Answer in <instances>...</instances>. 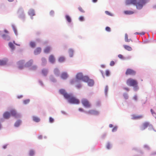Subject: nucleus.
I'll list each match as a JSON object with an SVG mask.
<instances>
[{
  "label": "nucleus",
  "instance_id": "34",
  "mask_svg": "<svg viewBox=\"0 0 156 156\" xmlns=\"http://www.w3.org/2000/svg\"><path fill=\"white\" fill-rule=\"evenodd\" d=\"M108 91V85H106L105 87V96L106 97L107 96V93Z\"/></svg>",
  "mask_w": 156,
  "mask_h": 156
},
{
  "label": "nucleus",
  "instance_id": "2",
  "mask_svg": "<svg viewBox=\"0 0 156 156\" xmlns=\"http://www.w3.org/2000/svg\"><path fill=\"white\" fill-rule=\"evenodd\" d=\"M150 1V0H126L125 4L126 5H133L136 6L137 9L141 10Z\"/></svg>",
  "mask_w": 156,
  "mask_h": 156
},
{
  "label": "nucleus",
  "instance_id": "43",
  "mask_svg": "<svg viewBox=\"0 0 156 156\" xmlns=\"http://www.w3.org/2000/svg\"><path fill=\"white\" fill-rule=\"evenodd\" d=\"M79 20L80 21L83 22L84 20V18L83 16H81L79 17Z\"/></svg>",
  "mask_w": 156,
  "mask_h": 156
},
{
  "label": "nucleus",
  "instance_id": "27",
  "mask_svg": "<svg viewBox=\"0 0 156 156\" xmlns=\"http://www.w3.org/2000/svg\"><path fill=\"white\" fill-rule=\"evenodd\" d=\"M125 42H129L130 41H132L131 39H128V35L126 33L125 34Z\"/></svg>",
  "mask_w": 156,
  "mask_h": 156
},
{
  "label": "nucleus",
  "instance_id": "12",
  "mask_svg": "<svg viewBox=\"0 0 156 156\" xmlns=\"http://www.w3.org/2000/svg\"><path fill=\"white\" fill-rule=\"evenodd\" d=\"M24 61L23 60H21L18 62V64L19 66V68L20 69H23V64L24 63Z\"/></svg>",
  "mask_w": 156,
  "mask_h": 156
},
{
  "label": "nucleus",
  "instance_id": "7",
  "mask_svg": "<svg viewBox=\"0 0 156 156\" xmlns=\"http://www.w3.org/2000/svg\"><path fill=\"white\" fill-rule=\"evenodd\" d=\"M85 112L86 114L94 115H98L99 114L98 111L94 110H90L88 112Z\"/></svg>",
  "mask_w": 156,
  "mask_h": 156
},
{
  "label": "nucleus",
  "instance_id": "16",
  "mask_svg": "<svg viewBox=\"0 0 156 156\" xmlns=\"http://www.w3.org/2000/svg\"><path fill=\"white\" fill-rule=\"evenodd\" d=\"M10 116V113L8 112H5L3 115V117L5 119H8Z\"/></svg>",
  "mask_w": 156,
  "mask_h": 156
},
{
  "label": "nucleus",
  "instance_id": "48",
  "mask_svg": "<svg viewBox=\"0 0 156 156\" xmlns=\"http://www.w3.org/2000/svg\"><path fill=\"white\" fill-rule=\"evenodd\" d=\"M105 13L107 15H108L110 16H113V14L111 13L110 12L108 11H106L105 12Z\"/></svg>",
  "mask_w": 156,
  "mask_h": 156
},
{
  "label": "nucleus",
  "instance_id": "17",
  "mask_svg": "<svg viewBox=\"0 0 156 156\" xmlns=\"http://www.w3.org/2000/svg\"><path fill=\"white\" fill-rule=\"evenodd\" d=\"M74 51L72 48H70L68 50V53L70 58L73 57V55Z\"/></svg>",
  "mask_w": 156,
  "mask_h": 156
},
{
  "label": "nucleus",
  "instance_id": "35",
  "mask_svg": "<svg viewBox=\"0 0 156 156\" xmlns=\"http://www.w3.org/2000/svg\"><path fill=\"white\" fill-rule=\"evenodd\" d=\"M123 96L125 99L127 100L128 99L129 96L128 94L126 93H124L123 94Z\"/></svg>",
  "mask_w": 156,
  "mask_h": 156
},
{
  "label": "nucleus",
  "instance_id": "41",
  "mask_svg": "<svg viewBox=\"0 0 156 156\" xmlns=\"http://www.w3.org/2000/svg\"><path fill=\"white\" fill-rule=\"evenodd\" d=\"M118 129V126H115L112 129V132H116Z\"/></svg>",
  "mask_w": 156,
  "mask_h": 156
},
{
  "label": "nucleus",
  "instance_id": "3",
  "mask_svg": "<svg viewBox=\"0 0 156 156\" xmlns=\"http://www.w3.org/2000/svg\"><path fill=\"white\" fill-rule=\"evenodd\" d=\"M81 102L83 106L86 108H89L91 106L90 104L87 99L82 98L81 100Z\"/></svg>",
  "mask_w": 156,
  "mask_h": 156
},
{
  "label": "nucleus",
  "instance_id": "51",
  "mask_svg": "<svg viewBox=\"0 0 156 156\" xmlns=\"http://www.w3.org/2000/svg\"><path fill=\"white\" fill-rule=\"evenodd\" d=\"M144 147L145 148L147 149L148 150H149L150 149L149 147L147 144L144 145Z\"/></svg>",
  "mask_w": 156,
  "mask_h": 156
},
{
  "label": "nucleus",
  "instance_id": "38",
  "mask_svg": "<svg viewBox=\"0 0 156 156\" xmlns=\"http://www.w3.org/2000/svg\"><path fill=\"white\" fill-rule=\"evenodd\" d=\"M49 15L51 16V17H54L55 15V12L53 10H51L50 12H49Z\"/></svg>",
  "mask_w": 156,
  "mask_h": 156
},
{
  "label": "nucleus",
  "instance_id": "11",
  "mask_svg": "<svg viewBox=\"0 0 156 156\" xmlns=\"http://www.w3.org/2000/svg\"><path fill=\"white\" fill-rule=\"evenodd\" d=\"M68 77V73L66 72H64L62 73L61 77L63 80L66 79Z\"/></svg>",
  "mask_w": 156,
  "mask_h": 156
},
{
  "label": "nucleus",
  "instance_id": "23",
  "mask_svg": "<svg viewBox=\"0 0 156 156\" xmlns=\"http://www.w3.org/2000/svg\"><path fill=\"white\" fill-rule=\"evenodd\" d=\"M12 115L14 117H17V114L15 110H12L10 112Z\"/></svg>",
  "mask_w": 156,
  "mask_h": 156
},
{
  "label": "nucleus",
  "instance_id": "42",
  "mask_svg": "<svg viewBox=\"0 0 156 156\" xmlns=\"http://www.w3.org/2000/svg\"><path fill=\"white\" fill-rule=\"evenodd\" d=\"M118 57L120 59L124 60L125 57H124L121 54H119L118 55Z\"/></svg>",
  "mask_w": 156,
  "mask_h": 156
},
{
  "label": "nucleus",
  "instance_id": "13",
  "mask_svg": "<svg viewBox=\"0 0 156 156\" xmlns=\"http://www.w3.org/2000/svg\"><path fill=\"white\" fill-rule=\"evenodd\" d=\"M149 123L148 122H145L143 124L142 126L140 127L141 129L142 130H144L146 128L149 126Z\"/></svg>",
  "mask_w": 156,
  "mask_h": 156
},
{
  "label": "nucleus",
  "instance_id": "44",
  "mask_svg": "<svg viewBox=\"0 0 156 156\" xmlns=\"http://www.w3.org/2000/svg\"><path fill=\"white\" fill-rule=\"evenodd\" d=\"M132 58V56L128 55V56L125 57L124 60H128L131 59Z\"/></svg>",
  "mask_w": 156,
  "mask_h": 156
},
{
  "label": "nucleus",
  "instance_id": "52",
  "mask_svg": "<svg viewBox=\"0 0 156 156\" xmlns=\"http://www.w3.org/2000/svg\"><path fill=\"white\" fill-rule=\"evenodd\" d=\"M149 42V41L147 39H146L144 41H143L142 42L144 44H146L148 43Z\"/></svg>",
  "mask_w": 156,
  "mask_h": 156
},
{
  "label": "nucleus",
  "instance_id": "47",
  "mask_svg": "<svg viewBox=\"0 0 156 156\" xmlns=\"http://www.w3.org/2000/svg\"><path fill=\"white\" fill-rule=\"evenodd\" d=\"M105 30L107 32H110L111 31V28L109 27H106L105 28Z\"/></svg>",
  "mask_w": 156,
  "mask_h": 156
},
{
  "label": "nucleus",
  "instance_id": "49",
  "mask_svg": "<svg viewBox=\"0 0 156 156\" xmlns=\"http://www.w3.org/2000/svg\"><path fill=\"white\" fill-rule=\"evenodd\" d=\"M78 110L80 112H83L85 113V112H87L86 111H84V110L82 108H79L78 109Z\"/></svg>",
  "mask_w": 156,
  "mask_h": 156
},
{
  "label": "nucleus",
  "instance_id": "54",
  "mask_svg": "<svg viewBox=\"0 0 156 156\" xmlns=\"http://www.w3.org/2000/svg\"><path fill=\"white\" fill-rule=\"evenodd\" d=\"M30 102V100L29 99H27L23 101V103L25 104H28Z\"/></svg>",
  "mask_w": 156,
  "mask_h": 156
},
{
  "label": "nucleus",
  "instance_id": "6",
  "mask_svg": "<svg viewBox=\"0 0 156 156\" xmlns=\"http://www.w3.org/2000/svg\"><path fill=\"white\" fill-rule=\"evenodd\" d=\"M65 19L66 21L69 23V26L72 27L73 26V23H71L72 20L71 17L68 15H65Z\"/></svg>",
  "mask_w": 156,
  "mask_h": 156
},
{
  "label": "nucleus",
  "instance_id": "26",
  "mask_svg": "<svg viewBox=\"0 0 156 156\" xmlns=\"http://www.w3.org/2000/svg\"><path fill=\"white\" fill-rule=\"evenodd\" d=\"M106 147L107 149L110 150L112 146L109 141H108L107 142Z\"/></svg>",
  "mask_w": 156,
  "mask_h": 156
},
{
  "label": "nucleus",
  "instance_id": "40",
  "mask_svg": "<svg viewBox=\"0 0 156 156\" xmlns=\"http://www.w3.org/2000/svg\"><path fill=\"white\" fill-rule=\"evenodd\" d=\"M110 74V72L108 69H107L105 71V75L106 76H108Z\"/></svg>",
  "mask_w": 156,
  "mask_h": 156
},
{
  "label": "nucleus",
  "instance_id": "56",
  "mask_svg": "<svg viewBox=\"0 0 156 156\" xmlns=\"http://www.w3.org/2000/svg\"><path fill=\"white\" fill-rule=\"evenodd\" d=\"M115 64V62L114 61H112L110 62V65L111 66H113Z\"/></svg>",
  "mask_w": 156,
  "mask_h": 156
},
{
  "label": "nucleus",
  "instance_id": "22",
  "mask_svg": "<svg viewBox=\"0 0 156 156\" xmlns=\"http://www.w3.org/2000/svg\"><path fill=\"white\" fill-rule=\"evenodd\" d=\"M123 47L125 49L128 51H131L132 50V48L129 45H124Z\"/></svg>",
  "mask_w": 156,
  "mask_h": 156
},
{
  "label": "nucleus",
  "instance_id": "20",
  "mask_svg": "<svg viewBox=\"0 0 156 156\" xmlns=\"http://www.w3.org/2000/svg\"><path fill=\"white\" fill-rule=\"evenodd\" d=\"M41 51V49L40 48H37L34 51V54L35 55L40 54Z\"/></svg>",
  "mask_w": 156,
  "mask_h": 156
},
{
  "label": "nucleus",
  "instance_id": "28",
  "mask_svg": "<svg viewBox=\"0 0 156 156\" xmlns=\"http://www.w3.org/2000/svg\"><path fill=\"white\" fill-rule=\"evenodd\" d=\"M33 63L32 60H30L25 65L26 67H29L31 66Z\"/></svg>",
  "mask_w": 156,
  "mask_h": 156
},
{
  "label": "nucleus",
  "instance_id": "29",
  "mask_svg": "<svg viewBox=\"0 0 156 156\" xmlns=\"http://www.w3.org/2000/svg\"><path fill=\"white\" fill-rule=\"evenodd\" d=\"M33 120L36 122H38L40 121V119L36 116H33Z\"/></svg>",
  "mask_w": 156,
  "mask_h": 156
},
{
  "label": "nucleus",
  "instance_id": "31",
  "mask_svg": "<svg viewBox=\"0 0 156 156\" xmlns=\"http://www.w3.org/2000/svg\"><path fill=\"white\" fill-rule=\"evenodd\" d=\"M133 87V90L135 91H136L139 89V87L138 86V83Z\"/></svg>",
  "mask_w": 156,
  "mask_h": 156
},
{
  "label": "nucleus",
  "instance_id": "25",
  "mask_svg": "<svg viewBox=\"0 0 156 156\" xmlns=\"http://www.w3.org/2000/svg\"><path fill=\"white\" fill-rule=\"evenodd\" d=\"M133 150L136 151L137 152H140L141 154H143V152L139 148L134 147L133 148Z\"/></svg>",
  "mask_w": 156,
  "mask_h": 156
},
{
  "label": "nucleus",
  "instance_id": "60",
  "mask_svg": "<svg viewBox=\"0 0 156 156\" xmlns=\"http://www.w3.org/2000/svg\"><path fill=\"white\" fill-rule=\"evenodd\" d=\"M100 71L103 77L104 78V71L101 70H100Z\"/></svg>",
  "mask_w": 156,
  "mask_h": 156
},
{
  "label": "nucleus",
  "instance_id": "33",
  "mask_svg": "<svg viewBox=\"0 0 156 156\" xmlns=\"http://www.w3.org/2000/svg\"><path fill=\"white\" fill-rule=\"evenodd\" d=\"M50 78L51 81L53 83H56L57 82V80L56 79L53 77V76H50Z\"/></svg>",
  "mask_w": 156,
  "mask_h": 156
},
{
  "label": "nucleus",
  "instance_id": "5",
  "mask_svg": "<svg viewBox=\"0 0 156 156\" xmlns=\"http://www.w3.org/2000/svg\"><path fill=\"white\" fill-rule=\"evenodd\" d=\"M136 74V72L134 70L130 69H127L126 70V71L125 73V74L126 75H134Z\"/></svg>",
  "mask_w": 156,
  "mask_h": 156
},
{
  "label": "nucleus",
  "instance_id": "53",
  "mask_svg": "<svg viewBox=\"0 0 156 156\" xmlns=\"http://www.w3.org/2000/svg\"><path fill=\"white\" fill-rule=\"evenodd\" d=\"M78 10H79V11L80 12H82L83 13H84L85 12L84 11L83 9L82 8L80 7H78Z\"/></svg>",
  "mask_w": 156,
  "mask_h": 156
},
{
  "label": "nucleus",
  "instance_id": "24",
  "mask_svg": "<svg viewBox=\"0 0 156 156\" xmlns=\"http://www.w3.org/2000/svg\"><path fill=\"white\" fill-rule=\"evenodd\" d=\"M133 116L132 119L135 120L140 119L142 117V115H133Z\"/></svg>",
  "mask_w": 156,
  "mask_h": 156
},
{
  "label": "nucleus",
  "instance_id": "62",
  "mask_svg": "<svg viewBox=\"0 0 156 156\" xmlns=\"http://www.w3.org/2000/svg\"><path fill=\"white\" fill-rule=\"evenodd\" d=\"M123 89H124L128 91L129 90V89L128 87H124L123 88Z\"/></svg>",
  "mask_w": 156,
  "mask_h": 156
},
{
  "label": "nucleus",
  "instance_id": "36",
  "mask_svg": "<svg viewBox=\"0 0 156 156\" xmlns=\"http://www.w3.org/2000/svg\"><path fill=\"white\" fill-rule=\"evenodd\" d=\"M76 82V79L74 78L71 79L70 81V84H73L75 82Z\"/></svg>",
  "mask_w": 156,
  "mask_h": 156
},
{
  "label": "nucleus",
  "instance_id": "39",
  "mask_svg": "<svg viewBox=\"0 0 156 156\" xmlns=\"http://www.w3.org/2000/svg\"><path fill=\"white\" fill-rule=\"evenodd\" d=\"M42 73L43 75L45 76L47 74L48 71L47 70L44 69L42 70Z\"/></svg>",
  "mask_w": 156,
  "mask_h": 156
},
{
  "label": "nucleus",
  "instance_id": "10",
  "mask_svg": "<svg viewBox=\"0 0 156 156\" xmlns=\"http://www.w3.org/2000/svg\"><path fill=\"white\" fill-rule=\"evenodd\" d=\"M87 85L90 87H92L94 86V80L89 79L87 82Z\"/></svg>",
  "mask_w": 156,
  "mask_h": 156
},
{
  "label": "nucleus",
  "instance_id": "14",
  "mask_svg": "<svg viewBox=\"0 0 156 156\" xmlns=\"http://www.w3.org/2000/svg\"><path fill=\"white\" fill-rule=\"evenodd\" d=\"M90 79L89 77L88 76H83L82 79L81 80H82L83 81L87 83L88 82L89 80V79Z\"/></svg>",
  "mask_w": 156,
  "mask_h": 156
},
{
  "label": "nucleus",
  "instance_id": "57",
  "mask_svg": "<svg viewBox=\"0 0 156 156\" xmlns=\"http://www.w3.org/2000/svg\"><path fill=\"white\" fill-rule=\"evenodd\" d=\"M76 87L77 88L79 89L81 87V85L80 84H78L76 85Z\"/></svg>",
  "mask_w": 156,
  "mask_h": 156
},
{
  "label": "nucleus",
  "instance_id": "8",
  "mask_svg": "<svg viewBox=\"0 0 156 156\" xmlns=\"http://www.w3.org/2000/svg\"><path fill=\"white\" fill-rule=\"evenodd\" d=\"M56 62L55 58L52 55H49V62L52 64H54Z\"/></svg>",
  "mask_w": 156,
  "mask_h": 156
},
{
  "label": "nucleus",
  "instance_id": "9",
  "mask_svg": "<svg viewBox=\"0 0 156 156\" xmlns=\"http://www.w3.org/2000/svg\"><path fill=\"white\" fill-rule=\"evenodd\" d=\"M83 75L82 73H79L77 74L76 75V78L77 80H81Z\"/></svg>",
  "mask_w": 156,
  "mask_h": 156
},
{
  "label": "nucleus",
  "instance_id": "1",
  "mask_svg": "<svg viewBox=\"0 0 156 156\" xmlns=\"http://www.w3.org/2000/svg\"><path fill=\"white\" fill-rule=\"evenodd\" d=\"M59 93L62 95L64 98L67 100L68 102L70 104L78 105L80 104V100L72 96L71 94H68L66 90L63 89L59 90Z\"/></svg>",
  "mask_w": 156,
  "mask_h": 156
},
{
  "label": "nucleus",
  "instance_id": "61",
  "mask_svg": "<svg viewBox=\"0 0 156 156\" xmlns=\"http://www.w3.org/2000/svg\"><path fill=\"white\" fill-rule=\"evenodd\" d=\"M154 155H156V152H152L150 154V156H153Z\"/></svg>",
  "mask_w": 156,
  "mask_h": 156
},
{
  "label": "nucleus",
  "instance_id": "15",
  "mask_svg": "<svg viewBox=\"0 0 156 156\" xmlns=\"http://www.w3.org/2000/svg\"><path fill=\"white\" fill-rule=\"evenodd\" d=\"M54 73L57 76H58L60 75V72L59 69L58 68H55L54 70Z\"/></svg>",
  "mask_w": 156,
  "mask_h": 156
},
{
  "label": "nucleus",
  "instance_id": "18",
  "mask_svg": "<svg viewBox=\"0 0 156 156\" xmlns=\"http://www.w3.org/2000/svg\"><path fill=\"white\" fill-rule=\"evenodd\" d=\"M66 58L64 57L63 56H61L58 58V61L59 62L62 63L64 62Z\"/></svg>",
  "mask_w": 156,
  "mask_h": 156
},
{
  "label": "nucleus",
  "instance_id": "59",
  "mask_svg": "<svg viewBox=\"0 0 156 156\" xmlns=\"http://www.w3.org/2000/svg\"><path fill=\"white\" fill-rule=\"evenodd\" d=\"M13 30H14V33H15V34L16 35H17V31L16 28H15V27H13Z\"/></svg>",
  "mask_w": 156,
  "mask_h": 156
},
{
  "label": "nucleus",
  "instance_id": "37",
  "mask_svg": "<svg viewBox=\"0 0 156 156\" xmlns=\"http://www.w3.org/2000/svg\"><path fill=\"white\" fill-rule=\"evenodd\" d=\"M30 45L32 48H34L35 47V43L34 42L31 41L30 43Z\"/></svg>",
  "mask_w": 156,
  "mask_h": 156
},
{
  "label": "nucleus",
  "instance_id": "32",
  "mask_svg": "<svg viewBox=\"0 0 156 156\" xmlns=\"http://www.w3.org/2000/svg\"><path fill=\"white\" fill-rule=\"evenodd\" d=\"M28 13L29 15L31 16H33L35 15L33 9H30L28 12Z\"/></svg>",
  "mask_w": 156,
  "mask_h": 156
},
{
  "label": "nucleus",
  "instance_id": "4",
  "mask_svg": "<svg viewBox=\"0 0 156 156\" xmlns=\"http://www.w3.org/2000/svg\"><path fill=\"white\" fill-rule=\"evenodd\" d=\"M128 84H129L130 86H133L138 83L137 81L131 78L129 79L127 81Z\"/></svg>",
  "mask_w": 156,
  "mask_h": 156
},
{
  "label": "nucleus",
  "instance_id": "64",
  "mask_svg": "<svg viewBox=\"0 0 156 156\" xmlns=\"http://www.w3.org/2000/svg\"><path fill=\"white\" fill-rule=\"evenodd\" d=\"M152 115L156 119V113L155 112Z\"/></svg>",
  "mask_w": 156,
  "mask_h": 156
},
{
  "label": "nucleus",
  "instance_id": "58",
  "mask_svg": "<svg viewBox=\"0 0 156 156\" xmlns=\"http://www.w3.org/2000/svg\"><path fill=\"white\" fill-rule=\"evenodd\" d=\"M133 99L135 101H137V95H135L133 98Z\"/></svg>",
  "mask_w": 156,
  "mask_h": 156
},
{
  "label": "nucleus",
  "instance_id": "30",
  "mask_svg": "<svg viewBox=\"0 0 156 156\" xmlns=\"http://www.w3.org/2000/svg\"><path fill=\"white\" fill-rule=\"evenodd\" d=\"M9 46L10 48L12 50H13L15 49L14 46L13 44V43L11 42H10L9 43Z\"/></svg>",
  "mask_w": 156,
  "mask_h": 156
},
{
  "label": "nucleus",
  "instance_id": "19",
  "mask_svg": "<svg viewBox=\"0 0 156 156\" xmlns=\"http://www.w3.org/2000/svg\"><path fill=\"white\" fill-rule=\"evenodd\" d=\"M124 13L126 15H130L133 14L134 12L130 10H126L124 11Z\"/></svg>",
  "mask_w": 156,
  "mask_h": 156
},
{
  "label": "nucleus",
  "instance_id": "55",
  "mask_svg": "<svg viewBox=\"0 0 156 156\" xmlns=\"http://www.w3.org/2000/svg\"><path fill=\"white\" fill-rule=\"evenodd\" d=\"M44 52L45 53H47L49 52V48L47 47L44 50Z\"/></svg>",
  "mask_w": 156,
  "mask_h": 156
},
{
  "label": "nucleus",
  "instance_id": "45",
  "mask_svg": "<svg viewBox=\"0 0 156 156\" xmlns=\"http://www.w3.org/2000/svg\"><path fill=\"white\" fill-rule=\"evenodd\" d=\"M21 122L20 121H18L16 122L15 124V126H16L17 127L20 125V124Z\"/></svg>",
  "mask_w": 156,
  "mask_h": 156
},
{
  "label": "nucleus",
  "instance_id": "63",
  "mask_svg": "<svg viewBox=\"0 0 156 156\" xmlns=\"http://www.w3.org/2000/svg\"><path fill=\"white\" fill-rule=\"evenodd\" d=\"M96 105L97 106H100V101H98L96 103Z\"/></svg>",
  "mask_w": 156,
  "mask_h": 156
},
{
  "label": "nucleus",
  "instance_id": "46",
  "mask_svg": "<svg viewBox=\"0 0 156 156\" xmlns=\"http://www.w3.org/2000/svg\"><path fill=\"white\" fill-rule=\"evenodd\" d=\"M54 122V119L52 117H49V123H53Z\"/></svg>",
  "mask_w": 156,
  "mask_h": 156
},
{
  "label": "nucleus",
  "instance_id": "21",
  "mask_svg": "<svg viewBox=\"0 0 156 156\" xmlns=\"http://www.w3.org/2000/svg\"><path fill=\"white\" fill-rule=\"evenodd\" d=\"M8 60L6 59L3 60H0V66H3L6 64Z\"/></svg>",
  "mask_w": 156,
  "mask_h": 156
},
{
  "label": "nucleus",
  "instance_id": "50",
  "mask_svg": "<svg viewBox=\"0 0 156 156\" xmlns=\"http://www.w3.org/2000/svg\"><path fill=\"white\" fill-rule=\"evenodd\" d=\"M29 154L30 156H32L34 154V152L33 150H30V151Z\"/></svg>",
  "mask_w": 156,
  "mask_h": 156
}]
</instances>
